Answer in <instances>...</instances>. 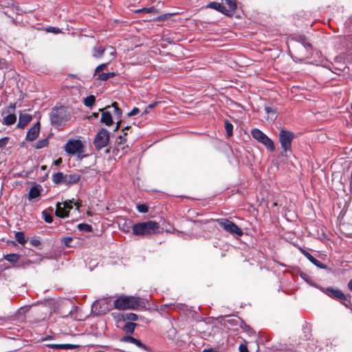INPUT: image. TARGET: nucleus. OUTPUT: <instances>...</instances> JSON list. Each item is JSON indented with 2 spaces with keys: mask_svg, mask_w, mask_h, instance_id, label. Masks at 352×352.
<instances>
[{
  "mask_svg": "<svg viewBox=\"0 0 352 352\" xmlns=\"http://www.w3.org/2000/svg\"><path fill=\"white\" fill-rule=\"evenodd\" d=\"M160 225L154 221H148L134 224L133 234L138 236L152 235L159 232Z\"/></svg>",
  "mask_w": 352,
  "mask_h": 352,
  "instance_id": "1",
  "label": "nucleus"
},
{
  "mask_svg": "<svg viewBox=\"0 0 352 352\" xmlns=\"http://www.w3.org/2000/svg\"><path fill=\"white\" fill-rule=\"evenodd\" d=\"M69 117V111L65 107H54L50 113V120L53 125L59 126L66 122Z\"/></svg>",
  "mask_w": 352,
  "mask_h": 352,
  "instance_id": "2",
  "label": "nucleus"
},
{
  "mask_svg": "<svg viewBox=\"0 0 352 352\" xmlns=\"http://www.w3.org/2000/svg\"><path fill=\"white\" fill-rule=\"evenodd\" d=\"M139 306V300L133 296H121L114 302V307L120 310L134 309Z\"/></svg>",
  "mask_w": 352,
  "mask_h": 352,
  "instance_id": "3",
  "label": "nucleus"
},
{
  "mask_svg": "<svg viewBox=\"0 0 352 352\" xmlns=\"http://www.w3.org/2000/svg\"><path fill=\"white\" fill-rule=\"evenodd\" d=\"M252 137L262 143L265 147L270 151H273L275 149L274 144L272 140L268 138L264 133L258 129H254L251 131Z\"/></svg>",
  "mask_w": 352,
  "mask_h": 352,
  "instance_id": "4",
  "label": "nucleus"
},
{
  "mask_svg": "<svg viewBox=\"0 0 352 352\" xmlns=\"http://www.w3.org/2000/svg\"><path fill=\"white\" fill-rule=\"evenodd\" d=\"M278 138L281 147L287 154L288 151H291V145L294 139V133L291 131L282 129L280 131Z\"/></svg>",
  "mask_w": 352,
  "mask_h": 352,
  "instance_id": "5",
  "label": "nucleus"
},
{
  "mask_svg": "<svg viewBox=\"0 0 352 352\" xmlns=\"http://www.w3.org/2000/svg\"><path fill=\"white\" fill-rule=\"evenodd\" d=\"M219 224L226 231L232 234H236L238 236L243 235V231L234 223L227 219H218Z\"/></svg>",
  "mask_w": 352,
  "mask_h": 352,
  "instance_id": "6",
  "label": "nucleus"
},
{
  "mask_svg": "<svg viewBox=\"0 0 352 352\" xmlns=\"http://www.w3.org/2000/svg\"><path fill=\"white\" fill-rule=\"evenodd\" d=\"M65 151L71 155H80L83 152V144L79 140H69L64 146Z\"/></svg>",
  "mask_w": 352,
  "mask_h": 352,
  "instance_id": "7",
  "label": "nucleus"
},
{
  "mask_svg": "<svg viewBox=\"0 0 352 352\" xmlns=\"http://www.w3.org/2000/svg\"><path fill=\"white\" fill-rule=\"evenodd\" d=\"M111 309V305L107 299L95 301L91 305V312L96 315L104 314Z\"/></svg>",
  "mask_w": 352,
  "mask_h": 352,
  "instance_id": "8",
  "label": "nucleus"
},
{
  "mask_svg": "<svg viewBox=\"0 0 352 352\" xmlns=\"http://www.w3.org/2000/svg\"><path fill=\"white\" fill-rule=\"evenodd\" d=\"M109 140V132L105 129L100 130L94 139V144L98 149L107 145Z\"/></svg>",
  "mask_w": 352,
  "mask_h": 352,
  "instance_id": "9",
  "label": "nucleus"
},
{
  "mask_svg": "<svg viewBox=\"0 0 352 352\" xmlns=\"http://www.w3.org/2000/svg\"><path fill=\"white\" fill-rule=\"evenodd\" d=\"M104 52H107L109 54V55H110L109 62H111V60L113 58L115 54H116V50L112 47H108L104 48V47H102L101 45L96 46V47H94L92 50V56H93V58H99L102 57V56L103 55Z\"/></svg>",
  "mask_w": 352,
  "mask_h": 352,
  "instance_id": "10",
  "label": "nucleus"
},
{
  "mask_svg": "<svg viewBox=\"0 0 352 352\" xmlns=\"http://www.w3.org/2000/svg\"><path fill=\"white\" fill-rule=\"evenodd\" d=\"M40 132V122H37L32 126L26 134V140L28 141H33L38 136Z\"/></svg>",
  "mask_w": 352,
  "mask_h": 352,
  "instance_id": "11",
  "label": "nucleus"
},
{
  "mask_svg": "<svg viewBox=\"0 0 352 352\" xmlns=\"http://www.w3.org/2000/svg\"><path fill=\"white\" fill-rule=\"evenodd\" d=\"M325 293L328 296H329L331 297H333L337 299H340V300H346V299L345 295L342 292L341 290H340L338 289H333L331 287H329V288L326 289Z\"/></svg>",
  "mask_w": 352,
  "mask_h": 352,
  "instance_id": "12",
  "label": "nucleus"
},
{
  "mask_svg": "<svg viewBox=\"0 0 352 352\" xmlns=\"http://www.w3.org/2000/svg\"><path fill=\"white\" fill-rule=\"evenodd\" d=\"M67 205L66 203L58 202L56 204V215L61 218L67 217Z\"/></svg>",
  "mask_w": 352,
  "mask_h": 352,
  "instance_id": "13",
  "label": "nucleus"
},
{
  "mask_svg": "<svg viewBox=\"0 0 352 352\" xmlns=\"http://www.w3.org/2000/svg\"><path fill=\"white\" fill-rule=\"evenodd\" d=\"M206 8H212L218 10L219 12L226 14V16H230V11L228 10L223 4L217 2H210L207 5Z\"/></svg>",
  "mask_w": 352,
  "mask_h": 352,
  "instance_id": "14",
  "label": "nucleus"
},
{
  "mask_svg": "<svg viewBox=\"0 0 352 352\" xmlns=\"http://www.w3.org/2000/svg\"><path fill=\"white\" fill-rule=\"evenodd\" d=\"M32 120V116L27 113H21L19 115V122L17 126L19 128H24Z\"/></svg>",
  "mask_w": 352,
  "mask_h": 352,
  "instance_id": "15",
  "label": "nucleus"
},
{
  "mask_svg": "<svg viewBox=\"0 0 352 352\" xmlns=\"http://www.w3.org/2000/svg\"><path fill=\"white\" fill-rule=\"evenodd\" d=\"M42 187L39 184L34 185L32 186L28 193V199L32 200L37 198L41 195Z\"/></svg>",
  "mask_w": 352,
  "mask_h": 352,
  "instance_id": "16",
  "label": "nucleus"
},
{
  "mask_svg": "<svg viewBox=\"0 0 352 352\" xmlns=\"http://www.w3.org/2000/svg\"><path fill=\"white\" fill-rule=\"evenodd\" d=\"M48 346L58 350L74 349L78 347V345L71 344H49Z\"/></svg>",
  "mask_w": 352,
  "mask_h": 352,
  "instance_id": "17",
  "label": "nucleus"
},
{
  "mask_svg": "<svg viewBox=\"0 0 352 352\" xmlns=\"http://www.w3.org/2000/svg\"><path fill=\"white\" fill-rule=\"evenodd\" d=\"M122 340L124 341V342H129V343H132V344H135L136 346L140 347V348H142L145 350H148V348L143 344L139 340L135 338H133L131 336H125L123 338H122Z\"/></svg>",
  "mask_w": 352,
  "mask_h": 352,
  "instance_id": "18",
  "label": "nucleus"
},
{
  "mask_svg": "<svg viewBox=\"0 0 352 352\" xmlns=\"http://www.w3.org/2000/svg\"><path fill=\"white\" fill-rule=\"evenodd\" d=\"M303 254L316 266L321 269H327V266L322 263L320 261L315 258L309 252L302 251Z\"/></svg>",
  "mask_w": 352,
  "mask_h": 352,
  "instance_id": "19",
  "label": "nucleus"
},
{
  "mask_svg": "<svg viewBox=\"0 0 352 352\" xmlns=\"http://www.w3.org/2000/svg\"><path fill=\"white\" fill-rule=\"evenodd\" d=\"M16 121V116L14 113H10L3 118L2 124L10 126L14 124Z\"/></svg>",
  "mask_w": 352,
  "mask_h": 352,
  "instance_id": "20",
  "label": "nucleus"
},
{
  "mask_svg": "<svg viewBox=\"0 0 352 352\" xmlns=\"http://www.w3.org/2000/svg\"><path fill=\"white\" fill-rule=\"evenodd\" d=\"M52 181L56 184H65V175L61 172H58L53 174Z\"/></svg>",
  "mask_w": 352,
  "mask_h": 352,
  "instance_id": "21",
  "label": "nucleus"
},
{
  "mask_svg": "<svg viewBox=\"0 0 352 352\" xmlns=\"http://www.w3.org/2000/svg\"><path fill=\"white\" fill-rule=\"evenodd\" d=\"M101 122L106 124L108 126L111 125L113 123V120L111 113L108 111L103 112L101 116Z\"/></svg>",
  "mask_w": 352,
  "mask_h": 352,
  "instance_id": "22",
  "label": "nucleus"
},
{
  "mask_svg": "<svg viewBox=\"0 0 352 352\" xmlns=\"http://www.w3.org/2000/svg\"><path fill=\"white\" fill-rule=\"evenodd\" d=\"M79 177L76 175H65V182L66 184L76 183Z\"/></svg>",
  "mask_w": 352,
  "mask_h": 352,
  "instance_id": "23",
  "label": "nucleus"
},
{
  "mask_svg": "<svg viewBox=\"0 0 352 352\" xmlns=\"http://www.w3.org/2000/svg\"><path fill=\"white\" fill-rule=\"evenodd\" d=\"M20 256L17 254H9L4 256V259L10 263H16L19 259Z\"/></svg>",
  "mask_w": 352,
  "mask_h": 352,
  "instance_id": "24",
  "label": "nucleus"
},
{
  "mask_svg": "<svg viewBox=\"0 0 352 352\" xmlns=\"http://www.w3.org/2000/svg\"><path fill=\"white\" fill-rule=\"evenodd\" d=\"M15 239L21 245H24L27 241L24 233L22 232H16L15 233Z\"/></svg>",
  "mask_w": 352,
  "mask_h": 352,
  "instance_id": "25",
  "label": "nucleus"
},
{
  "mask_svg": "<svg viewBox=\"0 0 352 352\" xmlns=\"http://www.w3.org/2000/svg\"><path fill=\"white\" fill-rule=\"evenodd\" d=\"M96 76H98V80H107L109 78L113 77L115 76V74L113 72L102 73V74H98Z\"/></svg>",
  "mask_w": 352,
  "mask_h": 352,
  "instance_id": "26",
  "label": "nucleus"
},
{
  "mask_svg": "<svg viewBox=\"0 0 352 352\" xmlns=\"http://www.w3.org/2000/svg\"><path fill=\"white\" fill-rule=\"evenodd\" d=\"M127 135V133L126 132H124V134L123 135H120L119 137V139H120V142H118V146L120 147V148L122 150H124L125 148H128L129 146L126 145V146H124V143H125V142L126 141V135Z\"/></svg>",
  "mask_w": 352,
  "mask_h": 352,
  "instance_id": "27",
  "label": "nucleus"
},
{
  "mask_svg": "<svg viewBox=\"0 0 352 352\" xmlns=\"http://www.w3.org/2000/svg\"><path fill=\"white\" fill-rule=\"evenodd\" d=\"M49 141L47 138H45L43 140H39L36 142L35 145V148L37 149H40L44 148L48 145Z\"/></svg>",
  "mask_w": 352,
  "mask_h": 352,
  "instance_id": "28",
  "label": "nucleus"
},
{
  "mask_svg": "<svg viewBox=\"0 0 352 352\" xmlns=\"http://www.w3.org/2000/svg\"><path fill=\"white\" fill-rule=\"evenodd\" d=\"M73 241V238L71 237V236H67V237H64L62 240H61V243L62 244H63L65 246H66L67 248H70V247H72L73 245L71 244V243Z\"/></svg>",
  "mask_w": 352,
  "mask_h": 352,
  "instance_id": "29",
  "label": "nucleus"
},
{
  "mask_svg": "<svg viewBox=\"0 0 352 352\" xmlns=\"http://www.w3.org/2000/svg\"><path fill=\"white\" fill-rule=\"evenodd\" d=\"M232 124L228 121L225 122V129L226 131L228 136H231L232 135Z\"/></svg>",
  "mask_w": 352,
  "mask_h": 352,
  "instance_id": "30",
  "label": "nucleus"
},
{
  "mask_svg": "<svg viewBox=\"0 0 352 352\" xmlns=\"http://www.w3.org/2000/svg\"><path fill=\"white\" fill-rule=\"evenodd\" d=\"M112 107L114 109V114L117 116L118 118H120L122 116V110L119 108L117 102H113L112 104Z\"/></svg>",
  "mask_w": 352,
  "mask_h": 352,
  "instance_id": "31",
  "label": "nucleus"
},
{
  "mask_svg": "<svg viewBox=\"0 0 352 352\" xmlns=\"http://www.w3.org/2000/svg\"><path fill=\"white\" fill-rule=\"evenodd\" d=\"M42 214L45 222L50 223L53 221V217L51 214H50L47 211H43Z\"/></svg>",
  "mask_w": 352,
  "mask_h": 352,
  "instance_id": "32",
  "label": "nucleus"
},
{
  "mask_svg": "<svg viewBox=\"0 0 352 352\" xmlns=\"http://www.w3.org/2000/svg\"><path fill=\"white\" fill-rule=\"evenodd\" d=\"M109 61L108 63H102L100 65H98L96 70H95V74L94 75L96 76L97 74H98L101 71H103L104 69H106L107 65L109 64Z\"/></svg>",
  "mask_w": 352,
  "mask_h": 352,
  "instance_id": "33",
  "label": "nucleus"
},
{
  "mask_svg": "<svg viewBox=\"0 0 352 352\" xmlns=\"http://www.w3.org/2000/svg\"><path fill=\"white\" fill-rule=\"evenodd\" d=\"M177 333V331L175 328L171 327L167 331V336L169 339H174Z\"/></svg>",
  "mask_w": 352,
  "mask_h": 352,
  "instance_id": "34",
  "label": "nucleus"
},
{
  "mask_svg": "<svg viewBox=\"0 0 352 352\" xmlns=\"http://www.w3.org/2000/svg\"><path fill=\"white\" fill-rule=\"evenodd\" d=\"M226 3L229 6L230 10H234L236 9V2L235 0H225Z\"/></svg>",
  "mask_w": 352,
  "mask_h": 352,
  "instance_id": "35",
  "label": "nucleus"
},
{
  "mask_svg": "<svg viewBox=\"0 0 352 352\" xmlns=\"http://www.w3.org/2000/svg\"><path fill=\"white\" fill-rule=\"evenodd\" d=\"M126 318L131 321H136L138 319L137 314L133 313H129L126 314Z\"/></svg>",
  "mask_w": 352,
  "mask_h": 352,
  "instance_id": "36",
  "label": "nucleus"
},
{
  "mask_svg": "<svg viewBox=\"0 0 352 352\" xmlns=\"http://www.w3.org/2000/svg\"><path fill=\"white\" fill-rule=\"evenodd\" d=\"M9 138L4 137L0 139V149L4 148L8 143Z\"/></svg>",
  "mask_w": 352,
  "mask_h": 352,
  "instance_id": "37",
  "label": "nucleus"
},
{
  "mask_svg": "<svg viewBox=\"0 0 352 352\" xmlns=\"http://www.w3.org/2000/svg\"><path fill=\"white\" fill-rule=\"evenodd\" d=\"M135 324L134 323L128 322L126 324V329L127 331L133 332Z\"/></svg>",
  "mask_w": 352,
  "mask_h": 352,
  "instance_id": "38",
  "label": "nucleus"
},
{
  "mask_svg": "<svg viewBox=\"0 0 352 352\" xmlns=\"http://www.w3.org/2000/svg\"><path fill=\"white\" fill-rule=\"evenodd\" d=\"M138 210L139 212H146L148 211V207L146 206V205H144V204H142V205H139L138 206Z\"/></svg>",
  "mask_w": 352,
  "mask_h": 352,
  "instance_id": "39",
  "label": "nucleus"
},
{
  "mask_svg": "<svg viewBox=\"0 0 352 352\" xmlns=\"http://www.w3.org/2000/svg\"><path fill=\"white\" fill-rule=\"evenodd\" d=\"M140 112V109L137 107H134L129 113H128V116H133L137 115Z\"/></svg>",
  "mask_w": 352,
  "mask_h": 352,
  "instance_id": "40",
  "label": "nucleus"
},
{
  "mask_svg": "<svg viewBox=\"0 0 352 352\" xmlns=\"http://www.w3.org/2000/svg\"><path fill=\"white\" fill-rule=\"evenodd\" d=\"M63 203L67 204V205L66 206H67V214H68L69 210L73 208V204H72L73 203L71 200L65 201Z\"/></svg>",
  "mask_w": 352,
  "mask_h": 352,
  "instance_id": "41",
  "label": "nucleus"
},
{
  "mask_svg": "<svg viewBox=\"0 0 352 352\" xmlns=\"http://www.w3.org/2000/svg\"><path fill=\"white\" fill-rule=\"evenodd\" d=\"M47 32H53L55 34H58V33L60 32V30L58 28H54V27H50V28H47Z\"/></svg>",
  "mask_w": 352,
  "mask_h": 352,
  "instance_id": "42",
  "label": "nucleus"
},
{
  "mask_svg": "<svg viewBox=\"0 0 352 352\" xmlns=\"http://www.w3.org/2000/svg\"><path fill=\"white\" fill-rule=\"evenodd\" d=\"M80 230L88 231V224L80 223L78 226Z\"/></svg>",
  "mask_w": 352,
  "mask_h": 352,
  "instance_id": "43",
  "label": "nucleus"
},
{
  "mask_svg": "<svg viewBox=\"0 0 352 352\" xmlns=\"http://www.w3.org/2000/svg\"><path fill=\"white\" fill-rule=\"evenodd\" d=\"M240 352H249L247 346L245 344H241L239 347Z\"/></svg>",
  "mask_w": 352,
  "mask_h": 352,
  "instance_id": "44",
  "label": "nucleus"
},
{
  "mask_svg": "<svg viewBox=\"0 0 352 352\" xmlns=\"http://www.w3.org/2000/svg\"><path fill=\"white\" fill-rule=\"evenodd\" d=\"M156 104H157L156 102H153L152 104H150L148 107H146L144 110V114H146L147 113H148L149 110L154 108L155 107Z\"/></svg>",
  "mask_w": 352,
  "mask_h": 352,
  "instance_id": "45",
  "label": "nucleus"
},
{
  "mask_svg": "<svg viewBox=\"0 0 352 352\" xmlns=\"http://www.w3.org/2000/svg\"><path fill=\"white\" fill-rule=\"evenodd\" d=\"M30 244L32 245V246H38L40 244H41V241L38 239H32L30 241Z\"/></svg>",
  "mask_w": 352,
  "mask_h": 352,
  "instance_id": "46",
  "label": "nucleus"
},
{
  "mask_svg": "<svg viewBox=\"0 0 352 352\" xmlns=\"http://www.w3.org/2000/svg\"><path fill=\"white\" fill-rule=\"evenodd\" d=\"M155 10V9L153 7H151L149 8H144L141 10H139L138 12H153Z\"/></svg>",
  "mask_w": 352,
  "mask_h": 352,
  "instance_id": "47",
  "label": "nucleus"
},
{
  "mask_svg": "<svg viewBox=\"0 0 352 352\" xmlns=\"http://www.w3.org/2000/svg\"><path fill=\"white\" fill-rule=\"evenodd\" d=\"M95 100V96L94 95H89V107L94 104Z\"/></svg>",
  "mask_w": 352,
  "mask_h": 352,
  "instance_id": "48",
  "label": "nucleus"
},
{
  "mask_svg": "<svg viewBox=\"0 0 352 352\" xmlns=\"http://www.w3.org/2000/svg\"><path fill=\"white\" fill-rule=\"evenodd\" d=\"M265 111H266V112L267 113H273V114L275 113L274 110L272 108L270 107H265Z\"/></svg>",
  "mask_w": 352,
  "mask_h": 352,
  "instance_id": "49",
  "label": "nucleus"
},
{
  "mask_svg": "<svg viewBox=\"0 0 352 352\" xmlns=\"http://www.w3.org/2000/svg\"><path fill=\"white\" fill-rule=\"evenodd\" d=\"M203 352H217V351L213 348H210L204 349Z\"/></svg>",
  "mask_w": 352,
  "mask_h": 352,
  "instance_id": "50",
  "label": "nucleus"
},
{
  "mask_svg": "<svg viewBox=\"0 0 352 352\" xmlns=\"http://www.w3.org/2000/svg\"><path fill=\"white\" fill-rule=\"evenodd\" d=\"M98 115H99V113L96 112V113H93L91 116H89V119L90 118H96L98 117Z\"/></svg>",
  "mask_w": 352,
  "mask_h": 352,
  "instance_id": "51",
  "label": "nucleus"
},
{
  "mask_svg": "<svg viewBox=\"0 0 352 352\" xmlns=\"http://www.w3.org/2000/svg\"><path fill=\"white\" fill-rule=\"evenodd\" d=\"M83 102L86 107H88V96L83 98Z\"/></svg>",
  "mask_w": 352,
  "mask_h": 352,
  "instance_id": "52",
  "label": "nucleus"
},
{
  "mask_svg": "<svg viewBox=\"0 0 352 352\" xmlns=\"http://www.w3.org/2000/svg\"><path fill=\"white\" fill-rule=\"evenodd\" d=\"M348 287L351 291H352V279L348 283Z\"/></svg>",
  "mask_w": 352,
  "mask_h": 352,
  "instance_id": "53",
  "label": "nucleus"
},
{
  "mask_svg": "<svg viewBox=\"0 0 352 352\" xmlns=\"http://www.w3.org/2000/svg\"><path fill=\"white\" fill-rule=\"evenodd\" d=\"M10 108L12 109V111H14L16 109V103L11 104L10 105Z\"/></svg>",
  "mask_w": 352,
  "mask_h": 352,
  "instance_id": "54",
  "label": "nucleus"
},
{
  "mask_svg": "<svg viewBox=\"0 0 352 352\" xmlns=\"http://www.w3.org/2000/svg\"><path fill=\"white\" fill-rule=\"evenodd\" d=\"M60 162H61V160H60V159H59V160H56V161L54 162V164H55V165H59Z\"/></svg>",
  "mask_w": 352,
  "mask_h": 352,
  "instance_id": "55",
  "label": "nucleus"
},
{
  "mask_svg": "<svg viewBox=\"0 0 352 352\" xmlns=\"http://www.w3.org/2000/svg\"><path fill=\"white\" fill-rule=\"evenodd\" d=\"M6 63V60L3 58H0V65L4 64Z\"/></svg>",
  "mask_w": 352,
  "mask_h": 352,
  "instance_id": "56",
  "label": "nucleus"
},
{
  "mask_svg": "<svg viewBox=\"0 0 352 352\" xmlns=\"http://www.w3.org/2000/svg\"><path fill=\"white\" fill-rule=\"evenodd\" d=\"M120 122L119 121V122H117L116 130H117L120 127Z\"/></svg>",
  "mask_w": 352,
  "mask_h": 352,
  "instance_id": "57",
  "label": "nucleus"
},
{
  "mask_svg": "<svg viewBox=\"0 0 352 352\" xmlns=\"http://www.w3.org/2000/svg\"><path fill=\"white\" fill-rule=\"evenodd\" d=\"M129 128H130V126H127L124 127V128L122 129V131H125L126 130H129Z\"/></svg>",
  "mask_w": 352,
  "mask_h": 352,
  "instance_id": "58",
  "label": "nucleus"
},
{
  "mask_svg": "<svg viewBox=\"0 0 352 352\" xmlns=\"http://www.w3.org/2000/svg\"><path fill=\"white\" fill-rule=\"evenodd\" d=\"M89 232H92V228H91V226L90 225H89Z\"/></svg>",
  "mask_w": 352,
  "mask_h": 352,
  "instance_id": "59",
  "label": "nucleus"
},
{
  "mask_svg": "<svg viewBox=\"0 0 352 352\" xmlns=\"http://www.w3.org/2000/svg\"><path fill=\"white\" fill-rule=\"evenodd\" d=\"M41 168L43 169V170L45 169V166H42Z\"/></svg>",
  "mask_w": 352,
  "mask_h": 352,
  "instance_id": "60",
  "label": "nucleus"
}]
</instances>
